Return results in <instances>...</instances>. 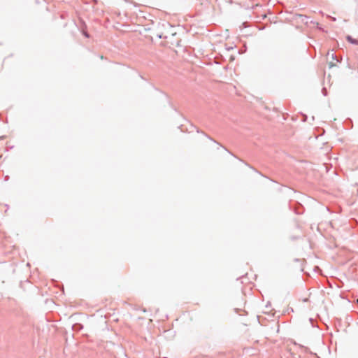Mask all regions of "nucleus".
<instances>
[{
  "instance_id": "423d86ee",
  "label": "nucleus",
  "mask_w": 358,
  "mask_h": 358,
  "mask_svg": "<svg viewBox=\"0 0 358 358\" xmlns=\"http://www.w3.org/2000/svg\"><path fill=\"white\" fill-rule=\"evenodd\" d=\"M295 213H296V214H301L302 213H301V212L298 211V210H297V209H295Z\"/></svg>"
},
{
  "instance_id": "6e6552de",
  "label": "nucleus",
  "mask_w": 358,
  "mask_h": 358,
  "mask_svg": "<svg viewBox=\"0 0 358 358\" xmlns=\"http://www.w3.org/2000/svg\"><path fill=\"white\" fill-rule=\"evenodd\" d=\"M334 66V64H329V66H330V67H332V66Z\"/></svg>"
},
{
  "instance_id": "39448f33",
  "label": "nucleus",
  "mask_w": 358,
  "mask_h": 358,
  "mask_svg": "<svg viewBox=\"0 0 358 358\" xmlns=\"http://www.w3.org/2000/svg\"><path fill=\"white\" fill-rule=\"evenodd\" d=\"M331 57H332V59H335V60L338 61V60L337 59V56L336 55V54H335V53H332V55H331Z\"/></svg>"
},
{
  "instance_id": "1a4fd4ad",
  "label": "nucleus",
  "mask_w": 358,
  "mask_h": 358,
  "mask_svg": "<svg viewBox=\"0 0 358 358\" xmlns=\"http://www.w3.org/2000/svg\"><path fill=\"white\" fill-rule=\"evenodd\" d=\"M357 303H358V299H357Z\"/></svg>"
},
{
  "instance_id": "7ed1b4c3",
  "label": "nucleus",
  "mask_w": 358,
  "mask_h": 358,
  "mask_svg": "<svg viewBox=\"0 0 358 358\" xmlns=\"http://www.w3.org/2000/svg\"><path fill=\"white\" fill-rule=\"evenodd\" d=\"M197 133H200L201 132L202 134H203L208 139H210V141L217 143L215 140H213L211 137H210L209 136H208L207 134H206L205 133H203V131H200L199 129L196 130Z\"/></svg>"
},
{
  "instance_id": "20e7f679",
  "label": "nucleus",
  "mask_w": 358,
  "mask_h": 358,
  "mask_svg": "<svg viewBox=\"0 0 358 358\" xmlns=\"http://www.w3.org/2000/svg\"><path fill=\"white\" fill-rule=\"evenodd\" d=\"M157 37L159 38H166L167 36H164L163 34V33H160V34H157Z\"/></svg>"
},
{
  "instance_id": "0eeeda50",
  "label": "nucleus",
  "mask_w": 358,
  "mask_h": 358,
  "mask_svg": "<svg viewBox=\"0 0 358 358\" xmlns=\"http://www.w3.org/2000/svg\"><path fill=\"white\" fill-rule=\"evenodd\" d=\"M84 35H85L87 38H89V37H90L89 34H88L87 32H85V33H84Z\"/></svg>"
},
{
  "instance_id": "f03ea898",
  "label": "nucleus",
  "mask_w": 358,
  "mask_h": 358,
  "mask_svg": "<svg viewBox=\"0 0 358 358\" xmlns=\"http://www.w3.org/2000/svg\"><path fill=\"white\" fill-rule=\"evenodd\" d=\"M72 328L74 330L78 331V330H80V329H81L83 328V326L80 324H75L73 325Z\"/></svg>"
},
{
  "instance_id": "f257e3e1",
  "label": "nucleus",
  "mask_w": 358,
  "mask_h": 358,
  "mask_svg": "<svg viewBox=\"0 0 358 358\" xmlns=\"http://www.w3.org/2000/svg\"><path fill=\"white\" fill-rule=\"evenodd\" d=\"M346 39L348 42L354 45H358V40L352 38L351 36H347Z\"/></svg>"
}]
</instances>
